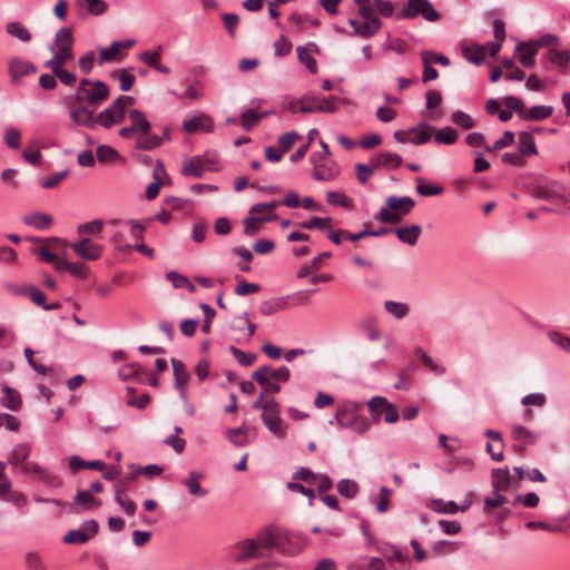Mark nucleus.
Instances as JSON below:
<instances>
[{"label": "nucleus", "mask_w": 570, "mask_h": 570, "mask_svg": "<svg viewBox=\"0 0 570 570\" xmlns=\"http://www.w3.org/2000/svg\"><path fill=\"white\" fill-rule=\"evenodd\" d=\"M130 125L122 127L118 134L122 138H136L135 147L138 150H153L161 145V138L151 132V124L146 115L138 110L129 111Z\"/></svg>", "instance_id": "nucleus-1"}, {"label": "nucleus", "mask_w": 570, "mask_h": 570, "mask_svg": "<svg viewBox=\"0 0 570 570\" xmlns=\"http://www.w3.org/2000/svg\"><path fill=\"white\" fill-rule=\"evenodd\" d=\"M415 202L409 196H389L385 199V207L380 209L375 219L384 224H397L413 210Z\"/></svg>", "instance_id": "nucleus-2"}, {"label": "nucleus", "mask_w": 570, "mask_h": 570, "mask_svg": "<svg viewBox=\"0 0 570 570\" xmlns=\"http://www.w3.org/2000/svg\"><path fill=\"white\" fill-rule=\"evenodd\" d=\"M108 96L109 88L104 81H92L88 78H82L79 82L76 95L70 98V102L98 106L105 101Z\"/></svg>", "instance_id": "nucleus-3"}, {"label": "nucleus", "mask_w": 570, "mask_h": 570, "mask_svg": "<svg viewBox=\"0 0 570 570\" xmlns=\"http://www.w3.org/2000/svg\"><path fill=\"white\" fill-rule=\"evenodd\" d=\"M338 101L337 97H317V96H305L298 100H293L288 105V110L291 112H301V114H309V112H334L337 107L336 102Z\"/></svg>", "instance_id": "nucleus-4"}, {"label": "nucleus", "mask_w": 570, "mask_h": 570, "mask_svg": "<svg viewBox=\"0 0 570 570\" xmlns=\"http://www.w3.org/2000/svg\"><path fill=\"white\" fill-rule=\"evenodd\" d=\"M362 403L343 400L338 403L334 420L330 424H335L338 429H348L360 417Z\"/></svg>", "instance_id": "nucleus-5"}, {"label": "nucleus", "mask_w": 570, "mask_h": 570, "mask_svg": "<svg viewBox=\"0 0 570 570\" xmlns=\"http://www.w3.org/2000/svg\"><path fill=\"white\" fill-rule=\"evenodd\" d=\"M563 187L556 180H537L530 185L529 191L533 198L558 204L561 202Z\"/></svg>", "instance_id": "nucleus-6"}, {"label": "nucleus", "mask_w": 570, "mask_h": 570, "mask_svg": "<svg viewBox=\"0 0 570 570\" xmlns=\"http://www.w3.org/2000/svg\"><path fill=\"white\" fill-rule=\"evenodd\" d=\"M419 16H422L425 20L431 22L440 18L439 12L429 0H409L403 7L402 17L412 19Z\"/></svg>", "instance_id": "nucleus-7"}, {"label": "nucleus", "mask_w": 570, "mask_h": 570, "mask_svg": "<svg viewBox=\"0 0 570 570\" xmlns=\"http://www.w3.org/2000/svg\"><path fill=\"white\" fill-rule=\"evenodd\" d=\"M291 377V371L286 366H279L273 368L269 365H263L252 373V379L259 384L265 386L268 382H287Z\"/></svg>", "instance_id": "nucleus-8"}, {"label": "nucleus", "mask_w": 570, "mask_h": 570, "mask_svg": "<svg viewBox=\"0 0 570 570\" xmlns=\"http://www.w3.org/2000/svg\"><path fill=\"white\" fill-rule=\"evenodd\" d=\"M20 470L22 473L35 478L47 487L58 488L61 484V481L55 473H52L48 468L38 464L37 462L28 461L27 463H23Z\"/></svg>", "instance_id": "nucleus-9"}, {"label": "nucleus", "mask_w": 570, "mask_h": 570, "mask_svg": "<svg viewBox=\"0 0 570 570\" xmlns=\"http://www.w3.org/2000/svg\"><path fill=\"white\" fill-rule=\"evenodd\" d=\"M99 525L95 520L85 521L79 529L68 531L62 541L67 544H82L89 541L98 532Z\"/></svg>", "instance_id": "nucleus-10"}, {"label": "nucleus", "mask_w": 570, "mask_h": 570, "mask_svg": "<svg viewBox=\"0 0 570 570\" xmlns=\"http://www.w3.org/2000/svg\"><path fill=\"white\" fill-rule=\"evenodd\" d=\"M264 425L277 439L286 436V428L281 419L279 404H272V407L261 415Z\"/></svg>", "instance_id": "nucleus-11"}, {"label": "nucleus", "mask_w": 570, "mask_h": 570, "mask_svg": "<svg viewBox=\"0 0 570 570\" xmlns=\"http://www.w3.org/2000/svg\"><path fill=\"white\" fill-rule=\"evenodd\" d=\"M69 246L78 257L87 261L98 259L104 250L102 245L92 242L88 237H83L78 242L71 243Z\"/></svg>", "instance_id": "nucleus-12"}, {"label": "nucleus", "mask_w": 570, "mask_h": 570, "mask_svg": "<svg viewBox=\"0 0 570 570\" xmlns=\"http://www.w3.org/2000/svg\"><path fill=\"white\" fill-rule=\"evenodd\" d=\"M181 128L187 134H194L198 130L212 132L215 129V124L209 115L199 112L189 119H185Z\"/></svg>", "instance_id": "nucleus-13"}, {"label": "nucleus", "mask_w": 570, "mask_h": 570, "mask_svg": "<svg viewBox=\"0 0 570 570\" xmlns=\"http://www.w3.org/2000/svg\"><path fill=\"white\" fill-rule=\"evenodd\" d=\"M377 551L386 558L394 570H409L410 559L396 546L386 543L385 548L380 547Z\"/></svg>", "instance_id": "nucleus-14"}, {"label": "nucleus", "mask_w": 570, "mask_h": 570, "mask_svg": "<svg viewBox=\"0 0 570 570\" xmlns=\"http://www.w3.org/2000/svg\"><path fill=\"white\" fill-rule=\"evenodd\" d=\"M8 69L11 81L14 85L20 83V78L32 75L37 71V67L32 62L19 57H14L9 61Z\"/></svg>", "instance_id": "nucleus-15"}, {"label": "nucleus", "mask_w": 570, "mask_h": 570, "mask_svg": "<svg viewBox=\"0 0 570 570\" xmlns=\"http://www.w3.org/2000/svg\"><path fill=\"white\" fill-rule=\"evenodd\" d=\"M277 206L278 202L258 203L249 208V214L254 215L259 224L275 222L278 219L275 212Z\"/></svg>", "instance_id": "nucleus-16"}, {"label": "nucleus", "mask_w": 570, "mask_h": 570, "mask_svg": "<svg viewBox=\"0 0 570 570\" xmlns=\"http://www.w3.org/2000/svg\"><path fill=\"white\" fill-rule=\"evenodd\" d=\"M205 478L204 472L190 470L180 483L186 488L187 492L196 498H204L208 491L200 485V481Z\"/></svg>", "instance_id": "nucleus-17"}, {"label": "nucleus", "mask_w": 570, "mask_h": 570, "mask_svg": "<svg viewBox=\"0 0 570 570\" xmlns=\"http://www.w3.org/2000/svg\"><path fill=\"white\" fill-rule=\"evenodd\" d=\"M124 119L125 114L121 111V109H118L111 104L109 107L96 115V126L99 125L105 129H109L112 126L122 122Z\"/></svg>", "instance_id": "nucleus-18"}, {"label": "nucleus", "mask_w": 570, "mask_h": 570, "mask_svg": "<svg viewBox=\"0 0 570 570\" xmlns=\"http://www.w3.org/2000/svg\"><path fill=\"white\" fill-rule=\"evenodd\" d=\"M69 116L72 122L77 126L86 127L94 129L96 128V115L95 112L86 106H80L78 108H72L69 111Z\"/></svg>", "instance_id": "nucleus-19"}, {"label": "nucleus", "mask_w": 570, "mask_h": 570, "mask_svg": "<svg viewBox=\"0 0 570 570\" xmlns=\"http://www.w3.org/2000/svg\"><path fill=\"white\" fill-rule=\"evenodd\" d=\"M171 366L174 372V385L179 392L180 399H185V386L190 380V374L186 370L184 363L179 360L171 358Z\"/></svg>", "instance_id": "nucleus-20"}, {"label": "nucleus", "mask_w": 570, "mask_h": 570, "mask_svg": "<svg viewBox=\"0 0 570 570\" xmlns=\"http://www.w3.org/2000/svg\"><path fill=\"white\" fill-rule=\"evenodd\" d=\"M511 436L517 442L515 448L524 450L528 445L537 442L538 436L521 424H514L511 429Z\"/></svg>", "instance_id": "nucleus-21"}, {"label": "nucleus", "mask_w": 570, "mask_h": 570, "mask_svg": "<svg viewBox=\"0 0 570 570\" xmlns=\"http://www.w3.org/2000/svg\"><path fill=\"white\" fill-rule=\"evenodd\" d=\"M289 296L273 297L263 301L259 305V313L265 316L276 314L281 311L289 308L288 304Z\"/></svg>", "instance_id": "nucleus-22"}, {"label": "nucleus", "mask_w": 570, "mask_h": 570, "mask_svg": "<svg viewBox=\"0 0 570 570\" xmlns=\"http://www.w3.org/2000/svg\"><path fill=\"white\" fill-rule=\"evenodd\" d=\"M493 490L507 491L512 487V479L508 466L493 469L491 472Z\"/></svg>", "instance_id": "nucleus-23"}, {"label": "nucleus", "mask_w": 570, "mask_h": 570, "mask_svg": "<svg viewBox=\"0 0 570 570\" xmlns=\"http://www.w3.org/2000/svg\"><path fill=\"white\" fill-rule=\"evenodd\" d=\"M205 171V157L195 156L184 161L181 174L186 177L202 178Z\"/></svg>", "instance_id": "nucleus-24"}, {"label": "nucleus", "mask_w": 570, "mask_h": 570, "mask_svg": "<svg viewBox=\"0 0 570 570\" xmlns=\"http://www.w3.org/2000/svg\"><path fill=\"white\" fill-rule=\"evenodd\" d=\"M239 552L235 556L236 561L244 562L248 559L262 558L264 554L254 539H248L238 544Z\"/></svg>", "instance_id": "nucleus-25"}, {"label": "nucleus", "mask_w": 570, "mask_h": 570, "mask_svg": "<svg viewBox=\"0 0 570 570\" xmlns=\"http://www.w3.org/2000/svg\"><path fill=\"white\" fill-rule=\"evenodd\" d=\"M371 164L374 166V168H387L393 169L399 167L403 159L399 154L395 153H381L377 154L370 159Z\"/></svg>", "instance_id": "nucleus-26"}, {"label": "nucleus", "mask_w": 570, "mask_h": 570, "mask_svg": "<svg viewBox=\"0 0 570 570\" xmlns=\"http://www.w3.org/2000/svg\"><path fill=\"white\" fill-rule=\"evenodd\" d=\"M298 60L305 65L307 70L311 73L317 72V62L313 58V51H317V46L313 42L307 43V46H298L296 48Z\"/></svg>", "instance_id": "nucleus-27"}, {"label": "nucleus", "mask_w": 570, "mask_h": 570, "mask_svg": "<svg viewBox=\"0 0 570 570\" xmlns=\"http://www.w3.org/2000/svg\"><path fill=\"white\" fill-rule=\"evenodd\" d=\"M538 49L534 43L530 42H521L518 45L515 49V53L518 55L520 63L525 68H531L535 65V55Z\"/></svg>", "instance_id": "nucleus-28"}, {"label": "nucleus", "mask_w": 570, "mask_h": 570, "mask_svg": "<svg viewBox=\"0 0 570 570\" xmlns=\"http://www.w3.org/2000/svg\"><path fill=\"white\" fill-rule=\"evenodd\" d=\"M22 222L38 230L48 229L53 219L52 216L47 213L35 212L23 216Z\"/></svg>", "instance_id": "nucleus-29"}, {"label": "nucleus", "mask_w": 570, "mask_h": 570, "mask_svg": "<svg viewBox=\"0 0 570 570\" xmlns=\"http://www.w3.org/2000/svg\"><path fill=\"white\" fill-rule=\"evenodd\" d=\"M30 454L31 446L28 443H18L8 454V463L13 466L21 468L23 463L28 462V458L30 456Z\"/></svg>", "instance_id": "nucleus-30"}, {"label": "nucleus", "mask_w": 570, "mask_h": 570, "mask_svg": "<svg viewBox=\"0 0 570 570\" xmlns=\"http://www.w3.org/2000/svg\"><path fill=\"white\" fill-rule=\"evenodd\" d=\"M73 36L68 27H62L57 30L53 38V43L49 47H55L58 50L72 51Z\"/></svg>", "instance_id": "nucleus-31"}, {"label": "nucleus", "mask_w": 570, "mask_h": 570, "mask_svg": "<svg viewBox=\"0 0 570 570\" xmlns=\"http://www.w3.org/2000/svg\"><path fill=\"white\" fill-rule=\"evenodd\" d=\"M105 466L106 464L101 460L86 461L78 455H72L69 459V469L72 473H76L80 469L104 471Z\"/></svg>", "instance_id": "nucleus-32"}, {"label": "nucleus", "mask_w": 570, "mask_h": 570, "mask_svg": "<svg viewBox=\"0 0 570 570\" xmlns=\"http://www.w3.org/2000/svg\"><path fill=\"white\" fill-rule=\"evenodd\" d=\"M49 51L52 53V58L48 60L45 66L50 68L51 71L61 69L65 63L73 58L72 51L67 50H58L55 47H48Z\"/></svg>", "instance_id": "nucleus-33"}, {"label": "nucleus", "mask_w": 570, "mask_h": 570, "mask_svg": "<svg viewBox=\"0 0 570 570\" xmlns=\"http://www.w3.org/2000/svg\"><path fill=\"white\" fill-rule=\"evenodd\" d=\"M394 232L402 243L414 246L422 233V228L420 225H411L399 227Z\"/></svg>", "instance_id": "nucleus-34"}, {"label": "nucleus", "mask_w": 570, "mask_h": 570, "mask_svg": "<svg viewBox=\"0 0 570 570\" xmlns=\"http://www.w3.org/2000/svg\"><path fill=\"white\" fill-rule=\"evenodd\" d=\"M553 112L552 106L538 105L522 111L521 119L528 121H540L549 118Z\"/></svg>", "instance_id": "nucleus-35"}, {"label": "nucleus", "mask_w": 570, "mask_h": 570, "mask_svg": "<svg viewBox=\"0 0 570 570\" xmlns=\"http://www.w3.org/2000/svg\"><path fill=\"white\" fill-rule=\"evenodd\" d=\"M4 395L0 399V404L11 411H18L21 406L20 394L8 385L2 386Z\"/></svg>", "instance_id": "nucleus-36"}, {"label": "nucleus", "mask_w": 570, "mask_h": 570, "mask_svg": "<svg viewBox=\"0 0 570 570\" xmlns=\"http://www.w3.org/2000/svg\"><path fill=\"white\" fill-rule=\"evenodd\" d=\"M6 31L13 38L19 39L22 42H29L32 39V35L29 29L19 21H11L6 24Z\"/></svg>", "instance_id": "nucleus-37"}, {"label": "nucleus", "mask_w": 570, "mask_h": 570, "mask_svg": "<svg viewBox=\"0 0 570 570\" xmlns=\"http://www.w3.org/2000/svg\"><path fill=\"white\" fill-rule=\"evenodd\" d=\"M518 149L521 155L527 157L537 155L538 149L531 134L527 131L519 132Z\"/></svg>", "instance_id": "nucleus-38"}, {"label": "nucleus", "mask_w": 570, "mask_h": 570, "mask_svg": "<svg viewBox=\"0 0 570 570\" xmlns=\"http://www.w3.org/2000/svg\"><path fill=\"white\" fill-rule=\"evenodd\" d=\"M366 405L368 407L372 421L375 423L381 421L386 407V399L383 396H373L366 402Z\"/></svg>", "instance_id": "nucleus-39"}, {"label": "nucleus", "mask_w": 570, "mask_h": 570, "mask_svg": "<svg viewBox=\"0 0 570 570\" xmlns=\"http://www.w3.org/2000/svg\"><path fill=\"white\" fill-rule=\"evenodd\" d=\"M77 4L92 16H100L108 10V3L105 0H78Z\"/></svg>", "instance_id": "nucleus-40"}, {"label": "nucleus", "mask_w": 570, "mask_h": 570, "mask_svg": "<svg viewBox=\"0 0 570 570\" xmlns=\"http://www.w3.org/2000/svg\"><path fill=\"white\" fill-rule=\"evenodd\" d=\"M548 60L560 69L566 68L570 62L569 50L550 49L547 53Z\"/></svg>", "instance_id": "nucleus-41"}, {"label": "nucleus", "mask_w": 570, "mask_h": 570, "mask_svg": "<svg viewBox=\"0 0 570 570\" xmlns=\"http://www.w3.org/2000/svg\"><path fill=\"white\" fill-rule=\"evenodd\" d=\"M384 308L396 320H402L405 317L410 309L406 303L390 299L384 302Z\"/></svg>", "instance_id": "nucleus-42"}, {"label": "nucleus", "mask_w": 570, "mask_h": 570, "mask_svg": "<svg viewBox=\"0 0 570 570\" xmlns=\"http://www.w3.org/2000/svg\"><path fill=\"white\" fill-rule=\"evenodd\" d=\"M265 114H257L253 109H244L240 112L242 127L249 131L252 130L263 118Z\"/></svg>", "instance_id": "nucleus-43"}, {"label": "nucleus", "mask_w": 570, "mask_h": 570, "mask_svg": "<svg viewBox=\"0 0 570 570\" xmlns=\"http://www.w3.org/2000/svg\"><path fill=\"white\" fill-rule=\"evenodd\" d=\"M338 493L346 499H354L358 493V484L351 479H342L337 483Z\"/></svg>", "instance_id": "nucleus-44"}, {"label": "nucleus", "mask_w": 570, "mask_h": 570, "mask_svg": "<svg viewBox=\"0 0 570 570\" xmlns=\"http://www.w3.org/2000/svg\"><path fill=\"white\" fill-rule=\"evenodd\" d=\"M75 502L86 510H92L100 505L99 501L94 498L91 491L81 490L75 495Z\"/></svg>", "instance_id": "nucleus-45"}, {"label": "nucleus", "mask_w": 570, "mask_h": 570, "mask_svg": "<svg viewBox=\"0 0 570 570\" xmlns=\"http://www.w3.org/2000/svg\"><path fill=\"white\" fill-rule=\"evenodd\" d=\"M463 56L468 61H470L476 66H480L485 58V47H481V46H475L473 48L464 47Z\"/></svg>", "instance_id": "nucleus-46"}, {"label": "nucleus", "mask_w": 570, "mask_h": 570, "mask_svg": "<svg viewBox=\"0 0 570 570\" xmlns=\"http://www.w3.org/2000/svg\"><path fill=\"white\" fill-rule=\"evenodd\" d=\"M431 508L434 512L443 514H454L459 511V505L454 501H444L442 499L432 500Z\"/></svg>", "instance_id": "nucleus-47"}, {"label": "nucleus", "mask_w": 570, "mask_h": 570, "mask_svg": "<svg viewBox=\"0 0 570 570\" xmlns=\"http://www.w3.org/2000/svg\"><path fill=\"white\" fill-rule=\"evenodd\" d=\"M456 139L458 134L450 126L438 129L434 134V141L436 144L452 145L456 141Z\"/></svg>", "instance_id": "nucleus-48"}, {"label": "nucleus", "mask_w": 570, "mask_h": 570, "mask_svg": "<svg viewBox=\"0 0 570 570\" xmlns=\"http://www.w3.org/2000/svg\"><path fill=\"white\" fill-rule=\"evenodd\" d=\"M381 29V21L379 19H370L361 23L356 29V35L362 38H370L379 32Z\"/></svg>", "instance_id": "nucleus-49"}, {"label": "nucleus", "mask_w": 570, "mask_h": 570, "mask_svg": "<svg viewBox=\"0 0 570 570\" xmlns=\"http://www.w3.org/2000/svg\"><path fill=\"white\" fill-rule=\"evenodd\" d=\"M256 544L262 549H272L276 546V537L269 529L262 530L256 538H254Z\"/></svg>", "instance_id": "nucleus-50"}, {"label": "nucleus", "mask_w": 570, "mask_h": 570, "mask_svg": "<svg viewBox=\"0 0 570 570\" xmlns=\"http://www.w3.org/2000/svg\"><path fill=\"white\" fill-rule=\"evenodd\" d=\"M27 295H29V297L31 298V301L35 304L42 307L45 311H53V309L58 308V304H56V303L46 304L43 293L35 286H29Z\"/></svg>", "instance_id": "nucleus-51"}, {"label": "nucleus", "mask_w": 570, "mask_h": 570, "mask_svg": "<svg viewBox=\"0 0 570 570\" xmlns=\"http://www.w3.org/2000/svg\"><path fill=\"white\" fill-rule=\"evenodd\" d=\"M227 439L235 446H245L250 442L243 428L229 429L227 431Z\"/></svg>", "instance_id": "nucleus-52"}, {"label": "nucleus", "mask_w": 570, "mask_h": 570, "mask_svg": "<svg viewBox=\"0 0 570 570\" xmlns=\"http://www.w3.org/2000/svg\"><path fill=\"white\" fill-rule=\"evenodd\" d=\"M23 563L28 570H46L41 556L36 551H29L23 556Z\"/></svg>", "instance_id": "nucleus-53"}, {"label": "nucleus", "mask_w": 570, "mask_h": 570, "mask_svg": "<svg viewBox=\"0 0 570 570\" xmlns=\"http://www.w3.org/2000/svg\"><path fill=\"white\" fill-rule=\"evenodd\" d=\"M429 124L422 122L417 127L411 128V132L414 134L412 139V144L414 145H423L430 140V134H429Z\"/></svg>", "instance_id": "nucleus-54"}, {"label": "nucleus", "mask_w": 570, "mask_h": 570, "mask_svg": "<svg viewBox=\"0 0 570 570\" xmlns=\"http://www.w3.org/2000/svg\"><path fill=\"white\" fill-rule=\"evenodd\" d=\"M416 191L419 195L424 197L438 196L443 193V188L440 186H432L424 184L421 177L415 178Z\"/></svg>", "instance_id": "nucleus-55"}, {"label": "nucleus", "mask_w": 570, "mask_h": 570, "mask_svg": "<svg viewBox=\"0 0 570 570\" xmlns=\"http://www.w3.org/2000/svg\"><path fill=\"white\" fill-rule=\"evenodd\" d=\"M289 20L297 28V30H304L307 26H318L320 23L318 19L311 14H292Z\"/></svg>", "instance_id": "nucleus-56"}, {"label": "nucleus", "mask_w": 570, "mask_h": 570, "mask_svg": "<svg viewBox=\"0 0 570 570\" xmlns=\"http://www.w3.org/2000/svg\"><path fill=\"white\" fill-rule=\"evenodd\" d=\"M451 119L456 126L463 129H471L475 126L473 118L462 110H455L452 114Z\"/></svg>", "instance_id": "nucleus-57"}, {"label": "nucleus", "mask_w": 570, "mask_h": 570, "mask_svg": "<svg viewBox=\"0 0 570 570\" xmlns=\"http://www.w3.org/2000/svg\"><path fill=\"white\" fill-rule=\"evenodd\" d=\"M501 492L502 491L492 489V494L484 499V510L485 511L498 508L508 501V498L505 495H503Z\"/></svg>", "instance_id": "nucleus-58"}, {"label": "nucleus", "mask_w": 570, "mask_h": 570, "mask_svg": "<svg viewBox=\"0 0 570 570\" xmlns=\"http://www.w3.org/2000/svg\"><path fill=\"white\" fill-rule=\"evenodd\" d=\"M102 228L104 222L101 219H94L79 225L77 232L78 234L97 235L102 230Z\"/></svg>", "instance_id": "nucleus-59"}, {"label": "nucleus", "mask_w": 570, "mask_h": 570, "mask_svg": "<svg viewBox=\"0 0 570 570\" xmlns=\"http://www.w3.org/2000/svg\"><path fill=\"white\" fill-rule=\"evenodd\" d=\"M120 51V46L116 43L115 41L111 42V45L108 48H100L99 49V58L98 62L99 65H104L110 60H112Z\"/></svg>", "instance_id": "nucleus-60"}, {"label": "nucleus", "mask_w": 570, "mask_h": 570, "mask_svg": "<svg viewBox=\"0 0 570 570\" xmlns=\"http://www.w3.org/2000/svg\"><path fill=\"white\" fill-rule=\"evenodd\" d=\"M161 50V47H158V49L155 51H142L139 53L138 59L144 63L148 65L149 67L155 68L157 63L160 61Z\"/></svg>", "instance_id": "nucleus-61"}, {"label": "nucleus", "mask_w": 570, "mask_h": 570, "mask_svg": "<svg viewBox=\"0 0 570 570\" xmlns=\"http://www.w3.org/2000/svg\"><path fill=\"white\" fill-rule=\"evenodd\" d=\"M97 158L101 163H108L118 159L119 154L115 148L102 145L97 148Z\"/></svg>", "instance_id": "nucleus-62"}, {"label": "nucleus", "mask_w": 570, "mask_h": 570, "mask_svg": "<svg viewBox=\"0 0 570 570\" xmlns=\"http://www.w3.org/2000/svg\"><path fill=\"white\" fill-rule=\"evenodd\" d=\"M20 138L21 132L18 128L7 127L4 129V141L10 148L18 149L20 147Z\"/></svg>", "instance_id": "nucleus-63"}, {"label": "nucleus", "mask_w": 570, "mask_h": 570, "mask_svg": "<svg viewBox=\"0 0 570 570\" xmlns=\"http://www.w3.org/2000/svg\"><path fill=\"white\" fill-rule=\"evenodd\" d=\"M549 340L559 346L561 350H563L567 353H570V337L566 336L559 332H550L548 334Z\"/></svg>", "instance_id": "nucleus-64"}]
</instances>
